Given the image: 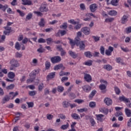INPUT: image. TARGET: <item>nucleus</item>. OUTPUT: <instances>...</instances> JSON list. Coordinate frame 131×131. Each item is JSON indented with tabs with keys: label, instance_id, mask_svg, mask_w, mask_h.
Returning <instances> with one entry per match:
<instances>
[{
	"label": "nucleus",
	"instance_id": "35",
	"mask_svg": "<svg viewBox=\"0 0 131 131\" xmlns=\"http://www.w3.org/2000/svg\"><path fill=\"white\" fill-rule=\"evenodd\" d=\"M84 65L86 66H92L93 65V61L91 60H88L84 62Z\"/></svg>",
	"mask_w": 131,
	"mask_h": 131
},
{
	"label": "nucleus",
	"instance_id": "32",
	"mask_svg": "<svg viewBox=\"0 0 131 131\" xmlns=\"http://www.w3.org/2000/svg\"><path fill=\"white\" fill-rule=\"evenodd\" d=\"M119 100L121 101L125 102L126 103V102H128L129 99L128 98H125L124 96H122L119 97Z\"/></svg>",
	"mask_w": 131,
	"mask_h": 131
},
{
	"label": "nucleus",
	"instance_id": "41",
	"mask_svg": "<svg viewBox=\"0 0 131 131\" xmlns=\"http://www.w3.org/2000/svg\"><path fill=\"white\" fill-rule=\"evenodd\" d=\"M46 69L48 70V69H50V67H51V63L49 61H46L45 62Z\"/></svg>",
	"mask_w": 131,
	"mask_h": 131
},
{
	"label": "nucleus",
	"instance_id": "57",
	"mask_svg": "<svg viewBox=\"0 0 131 131\" xmlns=\"http://www.w3.org/2000/svg\"><path fill=\"white\" fill-rule=\"evenodd\" d=\"M34 14H36L37 16H40V17L42 16L43 15L41 12L39 11H34Z\"/></svg>",
	"mask_w": 131,
	"mask_h": 131
},
{
	"label": "nucleus",
	"instance_id": "53",
	"mask_svg": "<svg viewBox=\"0 0 131 131\" xmlns=\"http://www.w3.org/2000/svg\"><path fill=\"white\" fill-rule=\"evenodd\" d=\"M96 93L97 91H96V90L92 91L90 95V98H93V97H94V96H95V95H96Z\"/></svg>",
	"mask_w": 131,
	"mask_h": 131
},
{
	"label": "nucleus",
	"instance_id": "21",
	"mask_svg": "<svg viewBox=\"0 0 131 131\" xmlns=\"http://www.w3.org/2000/svg\"><path fill=\"white\" fill-rule=\"evenodd\" d=\"M9 95H10V98H11V97H12L11 99H12V100H13V99H14V98H15V97H16V96H18V95H19V93H18V92H16L15 93L12 92L9 93Z\"/></svg>",
	"mask_w": 131,
	"mask_h": 131
},
{
	"label": "nucleus",
	"instance_id": "28",
	"mask_svg": "<svg viewBox=\"0 0 131 131\" xmlns=\"http://www.w3.org/2000/svg\"><path fill=\"white\" fill-rule=\"evenodd\" d=\"M100 112H102V113H104L106 115H107V114H108V112H109V110L106 108H100Z\"/></svg>",
	"mask_w": 131,
	"mask_h": 131
},
{
	"label": "nucleus",
	"instance_id": "9",
	"mask_svg": "<svg viewBox=\"0 0 131 131\" xmlns=\"http://www.w3.org/2000/svg\"><path fill=\"white\" fill-rule=\"evenodd\" d=\"M113 51V47L110 46L108 49L105 50V55H106V56H111V53H112Z\"/></svg>",
	"mask_w": 131,
	"mask_h": 131
},
{
	"label": "nucleus",
	"instance_id": "6",
	"mask_svg": "<svg viewBox=\"0 0 131 131\" xmlns=\"http://www.w3.org/2000/svg\"><path fill=\"white\" fill-rule=\"evenodd\" d=\"M82 90L84 93H90L92 91V87L89 85H84L82 87Z\"/></svg>",
	"mask_w": 131,
	"mask_h": 131
},
{
	"label": "nucleus",
	"instance_id": "30",
	"mask_svg": "<svg viewBox=\"0 0 131 131\" xmlns=\"http://www.w3.org/2000/svg\"><path fill=\"white\" fill-rule=\"evenodd\" d=\"M10 98L11 97L8 95L5 96L4 98L3 99V103L5 104L6 102H9V101H10Z\"/></svg>",
	"mask_w": 131,
	"mask_h": 131
},
{
	"label": "nucleus",
	"instance_id": "47",
	"mask_svg": "<svg viewBox=\"0 0 131 131\" xmlns=\"http://www.w3.org/2000/svg\"><path fill=\"white\" fill-rule=\"evenodd\" d=\"M38 42H39V43H45V42H46V39L40 38L38 39Z\"/></svg>",
	"mask_w": 131,
	"mask_h": 131
},
{
	"label": "nucleus",
	"instance_id": "52",
	"mask_svg": "<svg viewBox=\"0 0 131 131\" xmlns=\"http://www.w3.org/2000/svg\"><path fill=\"white\" fill-rule=\"evenodd\" d=\"M76 103H78V104H81V103H83L84 101L82 99H76L74 101Z\"/></svg>",
	"mask_w": 131,
	"mask_h": 131
},
{
	"label": "nucleus",
	"instance_id": "60",
	"mask_svg": "<svg viewBox=\"0 0 131 131\" xmlns=\"http://www.w3.org/2000/svg\"><path fill=\"white\" fill-rule=\"evenodd\" d=\"M92 38L94 39L95 41H99L100 40V37L93 36Z\"/></svg>",
	"mask_w": 131,
	"mask_h": 131
},
{
	"label": "nucleus",
	"instance_id": "62",
	"mask_svg": "<svg viewBox=\"0 0 131 131\" xmlns=\"http://www.w3.org/2000/svg\"><path fill=\"white\" fill-rule=\"evenodd\" d=\"M66 54H67L66 51H65L64 50L60 51V56H61V57H64V56L66 55Z\"/></svg>",
	"mask_w": 131,
	"mask_h": 131
},
{
	"label": "nucleus",
	"instance_id": "42",
	"mask_svg": "<svg viewBox=\"0 0 131 131\" xmlns=\"http://www.w3.org/2000/svg\"><path fill=\"white\" fill-rule=\"evenodd\" d=\"M100 51L101 55H105V48H104V47L103 46L100 47Z\"/></svg>",
	"mask_w": 131,
	"mask_h": 131
},
{
	"label": "nucleus",
	"instance_id": "48",
	"mask_svg": "<svg viewBox=\"0 0 131 131\" xmlns=\"http://www.w3.org/2000/svg\"><path fill=\"white\" fill-rule=\"evenodd\" d=\"M47 45H51V42H54V41H53V39L51 38H48L46 39Z\"/></svg>",
	"mask_w": 131,
	"mask_h": 131
},
{
	"label": "nucleus",
	"instance_id": "55",
	"mask_svg": "<svg viewBox=\"0 0 131 131\" xmlns=\"http://www.w3.org/2000/svg\"><path fill=\"white\" fill-rule=\"evenodd\" d=\"M115 92L117 95H119V94H120V90L117 87H115Z\"/></svg>",
	"mask_w": 131,
	"mask_h": 131
},
{
	"label": "nucleus",
	"instance_id": "50",
	"mask_svg": "<svg viewBox=\"0 0 131 131\" xmlns=\"http://www.w3.org/2000/svg\"><path fill=\"white\" fill-rule=\"evenodd\" d=\"M113 21H114V18H113V17L106 18L105 20V22H106V23L113 22Z\"/></svg>",
	"mask_w": 131,
	"mask_h": 131
},
{
	"label": "nucleus",
	"instance_id": "14",
	"mask_svg": "<svg viewBox=\"0 0 131 131\" xmlns=\"http://www.w3.org/2000/svg\"><path fill=\"white\" fill-rule=\"evenodd\" d=\"M100 91H102V93H106V89H107V85L101 84L99 86Z\"/></svg>",
	"mask_w": 131,
	"mask_h": 131
},
{
	"label": "nucleus",
	"instance_id": "46",
	"mask_svg": "<svg viewBox=\"0 0 131 131\" xmlns=\"http://www.w3.org/2000/svg\"><path fill=\"white\" fill-rule=\"evenodd\" d=\"M88 111V109L84 108H80L77 110L78 112H80V113H82V112H86Z\"/></svg>",
	"mask_w": 131,
	"mask_h": 131
},
{
	"label": "nucleus",
	"instance_id": "19",
	"mask_svg": "<svg viewBox=\"0 0 131 131\" xmlns=\"http://www.w3.org/2000/svg\"><path fill=\"white\" fill-rule=\"evenodd\" d=\"M69 54L71 56V57L73 58V59H75V58H77V57L78 56L76 53H75V52H74L72 51H69Z\"/></svg>",
	"mask_w": 131,
	"mask_h": 131
},
{
	"label": "nucleus",
	"instance_id": "45",
	"mask_svg": "<svg viewBox=\"0 0 131 131\" xmlns=\"http://www.w3.org/2000/svg\"><path fill=\"white\" fill-rule=\"evenodd\" d=\"M70 75V73L69 72H64L63 71H61L59 73L60 76H63V75Z\"/></svg>",
	"mask_w": 131,
	"mask_h": 131
},
{
	"label": "nucleus",
	"instance_id": "22",
	"mask_svg": "<svg viewBox=\"0 0 131 131\" xmlns=\"http://www.w3.org/2000/svg\"><path fill=\"white\" fill-rule=\"evenodd\" d=\"M119 3V0H112L111 2V5H112V6H115V7L118 6Z\"/></svg>",
	"mask_w": 131,
	"mask_h": 131
},
{
	"label": "nucleus",
	"instance_id": "3",
	"mask_svg": "<svg viewBox=\"0 0 131 131\" xmlns=\"http://www.w3.org/2000/svg\"><path fill=\"white\" fill-rule=\"evenodd\" d=\"M50 60L53 64H56L57 63H60V62H61V57L59 56H56L51 57Z\"/></svg>",
	"mask_w": 131,
	"mask_h": 131
},
{
	"label": "nucleus",
	"instance_id": "56",
	"mask_svg": "<svg viewBox=\"0 0 131 131\" xmlns=\"http://www.w3.org/2000/svg\"><path fill=\"white\" fill-rule=\"evenodd\" d=\"M90 123H91L92 126H95V125L96 124V122L95 121V120H94V119H91Z\"/></svg>",
	"mask_w": 131,
	"mask_h": 131
},
{
	"label": "nucleus",
	"instance_id": "29",
	"mask_svg": "<svg viewBox=\"0 0 131 131\" xmlns=\"http://www.w3.org/2000/svg\"><path fill=\"white\" fill-rule=\"evenodd\" d=\"M103 69L110 71V70H112V66H110V64H106L103 66Z\"/></svg>",
	"mask_w": 131,
	"mask_h": 131
},
{
	"label": "nucleus",
	"instance_id": "59",
	"mask_svg": "<svg viewBox=\"0 0 131 131\" xmlns=\"http://www.w3.org/2000/svg\"><path fill=\"white\" fill-rule=\"evenodd\" d=\"M81 28V24H78L74 27V29L76 30H78V29H80Z\"/></svg>",
	"mask_w": 131,
	"mask_h": 131
},
{
	"label": "nucleus",
	"instance_id": "12",
	"mask_svg": "<svg viewBox=\"0 0 131 131\" xmlns=\"http://www.w3.org/2000/svg\"><path fill=\"white\" fill-rule=\"evenodd\" d=\"M59 69H61V70H64L65 67L63 66V64H59L58 65H56L54 68V70H59Z\"/></svg>",
	"mask_w": 131,
	"mask_h": 131
},
{
	"label": "nucleus",
	"instance_id": "25",
	"mask_svg": "<svg viewBox=\"0 0 131 131\" xmlns=\"http://www.w3.org/2000/svg\"><path fill=\"white\" fill-rule=\"evenodd\" d=\"M125 112L127 117H131V110L128 108L125 109Z\"/></svg>",
	"mask_w": 131,
	"mask_h": 131
},
{
	"label": "nucleus",
	"instance_id": "49",
	"mask_svg": "<svg viewBox=\"0 0 131 131\" xmlns=\"http://www.w3.org/2000/svg\"><path fill=\"white\" fill-rule=\"evenodd\" d=\"M29 95L31 97L35 96L36 95V91H29Z\"/></svg>",
	"mask_w": 131,
	"mask_h": 131
},
{
	"label": "nucleus",
	"instance_id": "38",
	"mask_svg": "<svg viewBox=\"0 0 131 131\" xmlns=\"http://www.w3.org/2000/svg\"><path fill=\"white\" fill-rule=\"evenodd\" d=\"M15 48L18 51L21 50V46L19 43V42H16L15 45Z\"/></svg>",
	"mask_w": 131,
	"mask_h": 131
},
{
	"label": "nucleus",
	"instance_id": "61",
	"mask_svg": "<svg viewBox=\"0 0 131 131\" xmlns=\"http://www.w3.org/2000/svg\"><path fill=\"white\" fill-rule=\"evenodd\" d=\"M59 32L61 35V36H63V35H65L66 34L67 32L65 30H59Z\"/></svg>",
	"mask_w": 131,
	"mask_h": 131
},
{
	"label": "nucleus",
	"instance_id": "16",
	"mask_svg": "<svg viewBox=\"0 0 131 131\" xmlns=\"http://www.w3.org/2000/svg\"><path fill=\"white\" fill-rule=\"evenodd\" d=\"M104 102L107 106H110V105H112V100H111L109 98H105L104 100Z\"/></svg>",
	"mask_w": 131,
	"mask_h": 131
},
{
	"label": "nucleus",
	"instance_id": "17",
	"mask_svg": "<svg viewBox=\"0 0 131 131\" xmlns=\"http://www.w3.org/2000/svg\"><path fill=\"white\" fill-rule=\"evenodd\" d=\"M55 76H56L55 72H52L49 73V74L48 75L47 77V80H50V79H52V78H54Z\"/></svg>",
	"mask_w": 131,
	"mask_h": 131
},
{
	"label": "nucleus",
	"instance_id": "7",
	"mask_svg": "<svg viewBox=\"0 0 131 131\" xmlns=\"http://www.w3.org/2000/svg\"><path fill=\"white\" fill-rule=\"evenodd\" d=\"M79 37H76L75 38V40L74 41L72 39L70 38V37L68 38V39L70 40V43L71 45L72 49H73L74 48V46L75 45H76V40L77 38H79Z\"/></svg>",
	"mask_w": 131,
	"mask_h": 131
},
{
	"label": "nucleus",
	"instance_id": "4",
	"mask_svg": "<svg viewBox=\"0 0 131 131\" xmlns=\"http://www.w3.org/2000/svg\"><path fill=\"white\" fill-rule=\"evenodd\" d=\"M84 79L86 82H92V76L89 74L84 73Z\"/></svg>",
	"mask_w": 131,
	"mask_h": 131
},
{
	"label": "nucleus",
	"instance_id": "51",
	"mask_svg": "<svg viewBox=\"0 0 131 131\" xmlns=\"http://www.w3.org/2000/svg\"><path fill=\"white\" fill-rule=\"evenodd\" d=\"M17 12L19 13V15L21 16V17H24V16H25V13H24V12L21 11L20 10L17 9Z\"/></svg>",
	"mask_w": 131,
	"mask_h": 131
},
{
	"label": "nucleus",
	"instance_id": "34",
	"mask_svg": "<svg viewBox=\"0 0 131 131\" xmlns=\"http://www.w3.org/2000/svg\"><path fill=\"white\" fill-rule=\"evenodd\" d=\"M57 90V92H58L59 93H62L63 92V91H64V87L61 85L58 86Z\"/></svg>",
	"mask_w": 131,
	"mask_h": 131
},
{
	"label": "nucleus",
	"instance_id": "11",
	"mask_svg": "<svg viewBox=\"0 0 131 131\" xmlns=\"http://www.w3.org/2000/svg\"><path fill=\"white\" fill-rule=\"evenodd\" d=\"M23 2L22 4L24 6H32V1L31 0H21Z\"/></svg>",
	"mask_w": 131,
	"mask_h": 131
},
{
	"label": "nucleus",
	"instance_id": "63",
	"mask_svg": "<svg viewBox=\"0 0 131 131\" xmlns=\"http://www.w3.org/2000/svg\"><path fill=\"white\" fill-rule=\"evenodd\" d=\"M80 9L83 11L85 10V6L83 4H81L80 5Z\"/></svg>",
	"mask_w": 131,
	"mask_h": 131
},
{
	"label": "nucleus",
	"instance_id": "23",
	"mask_svg": "<svg viewBox=\"0 0 131 131\" xmlns=\"http://www.w3.org/2000/svg\"><path fill=\"white\" fill-rule=\"evenodd\" d=\"M62 107H63V108H68V107L70 106V103L66 101H63L62 102Z\"/></svg>",
	"mask_w": 131,
	"mask_h": 131
},
{
	"label": "nucleus",
	"instance_id": "20",
	"mask_svg": "<svg viewBox=\"0 0 131 131\" xmlns=\"http://www.w3.org/2000/svg\"><path fill=\"white\" fill-rule=\"evenodd\" d=\"M45 24L46 21H45V19L41 18L40 21L38 23L39 26H40V27H45Z\"/></svg>",
	"mask_w": 131,
	"mask_h": 131
},
{
	"label": "nucleus",
	"instance_id": "36",
	"mask_svg": "<svg viewBox=\"0 0 131 131\" xmlns=\"http://www.w3.org/2000/svg\"><path fill=\"white\" fill-rule=\"evenodd\" d=\"M32 18V13H29L27 15L25 19V21H28V20H30V19H31Z\"/></svg>",
	"mask_w": 131,
	"mask_h": 131
},
{
	"label": "nucleus",
	"instance_id": "39",
	"mask_svg": "<svg viewBox=\"0 0 131 131\" xmlns=\"http://www.w3.org/2000/svg\"><path fill=\"white\" fill-rule=\"evenodd\" d=\"M45 88V86L43 85V83H41L39 84L38 86V90L39 92H41L42 90H43V88Z\"/></svg>",
	"mask_w": 131,
	"mask_h": 131
},
{
	"label": "nucleus",
	"instance_id": "2",
	"mask_svg": "<svg viewBox=\"0 0 131 131\" xmlns=\"http://www.w3.org/2000/svg\"><path fill=\"white\" fill-rule=\"evenodd\" d=\"M10 70H15L17 67H19V62L18 60L13 59L10 61Z\"/></svg>",
	"mask_w": 131,
	"mask_h": 131
},
{
	"label": "nucleus",
	"instance_id": "26",
	"mask_svg": "<svg viewBox=\"0 0 131 131\" xmlns=\"http://www.w3.org/2000/svg\"><path fill=\"white\" fill-rule=\"evenodd\" d=\"M8 77L11 79H13L15 77V73L12 72H10L8 73Z\"/></svg>",
	"mask_w": 131,
	"mask_h": 131
},
{
	"label": "nucleus",
	"instance_id": "40",
	"mask_svg": "<svg viewBox=\"0 0 131 131\" xmlns=\"http://www.w3.org/2000/svg\"><path fill=\"white\" fill-rule=\"evenodd\" d=\"M89 107L91 108H95L96 107V102H90L89 103Z\"/></svg>",
	"mask_w": 131,
	"mask_h": 131
},
{
	"label": "nucleus",
	"instance_id": "64",
	"mask_svg": "<svg viewBox=\"0 0 131 131\" xmlns=\"http://www.w3.org/2000/svg\"><path fill=\"white\" fill-rule=\"evenodd\" d=\"M126 33H130L131 32V27H129L126 28Z\"/></svg>",
	"mask_w": 131,
	"mask_h": 131
},
{
	"label": "nucleus",
	"instance_id": "37",
	"mask_svg": "<svg viewBox=\"0 0 131 131\" xmlns=\"http://www.w3.org/2000/svg\"><path fill=\"white\" fill-rule=\"evenodd\" d=\"M68 127H69V124L68 123H67L66 125H62L60 127L61 129L65 130L67 129Z\"/></svg>",
	"mask_w": 131,
	"mask_h": 131
},
{
	"label": "nucleus",
	"instance_id": "24",
	"mask_svg": "<svg viewBox=\"0 0 131 131\" xmlns=\"http://www.w3.org/2000/svg\"><path fill=\"white\" fill-rule=\"evenodd\" d=\"M71 117L73 119L77 120V119H80V117H79V115L76 113H73L71 115Z\"/></svg>",
	"mask_w": 131,
	"mask_h": 131
},
{
	"label": "nucleus",
	"instance_id": "18",
	"mask_svg": "<svg viewBox=\"0 0 131 131\" xmlns=\"http://www.w3.org/2000/svg\"><path fill=\"white\" fill-rule=\"evenodd\" d=\"M39 73V70H35L32 72V73L30 74V76H34V78H35V76H36V74H38Z\"/></svg>",
	"mask_w": 131,
	"mask_h": 131
},
{
	"label": "nucleus",
	"instance_id": "15",
	"mask_svg": "<svg viewBox=\"0 0 131 131\" xmlns=\"http://www.w3.org/2000/svg\"><path fill=\"white\" fill-rule=\"evenodd\" d=\"M97 120L98 121H100V122H103L104 121V119H103V117H104V115L102 114H99V115H96Z\"/></svg>",
	"mask_w": 131,
	"mask_h": 131
},
{
	"label": "nucleus",
	"instance_id": "1",
	"mask_svg": "<svg viewBox=\"0 0 131 131\" xmlns=\"http://www.w3.org/2000/svg\"><path fill=\"white\" fill-rule=\"evenodd\" d=\"M77 47H79L80 51H84L85 49V41L80 40V38H77L76 41Z\"/></svg>",
	"mask_w": 131,
	"mask_h": 131
},
{
	"label": "nucleus",
	"instance_id": "13",
	"mask_svg": "<svg viewBox=\"0 0 131 131\" xmlns=\"http://www.w3.org/2000/svg\"><path fill=\"white\" fill-rule=\"evenodd\" d=\"M39 10L41 13H45V12H48V7H46V5L42 4L40 7Z\"/></svg>",
	"mask_w": 131,
	"mask_h": 131
},
{
	"label": "nucleus",
	"instance_id": "43",
	"mask_svg": "<svg viewBox=\"0 0 131 131\" xmlns=\"http://www.w3.org/2000/svg\"><path fill=\"white\" fill-rule=\"evenodd\" d=\"M15 88V84H11L6 87V90H13Z\"/></svg>",
	"mask_w": 131,
	"mask_h": 131
},
{
	"label": "nucleus",
	"instance_id": "33",
	"mask_svg": "<svg viewBox=\"0 0 131 131\" xmlns=\"http://www.w3.org/2000/svg\"><path fill=\"white\" fill-rule=\"evenodd\" d=\"M84 55L87 58H92L93 57V55H92L90 51L84 52Z\"/></svg>",
	"mask_w": 131,
	"mask_h": 131
},
{
	"label": "nucleus",
	"instance_id": "27",
	"mask_svg": "<svg viewBox=\"0 0 131 131\" xmlns=\"http://www.w3.org/2000/svg\"><path fill=\"white\" fill-rule=\"evenodd\" d=\"M108 14L110 16H116L117 15V12L115 10H111L108 12Z\"/></svg>",
	"mask_w": 131,
	"mask_h": 131
},
{
	"label": "nucleus",
	"instance_id": "8",
	"mask_svg": "<svg viewBox=\"0 0 131 131\" xmlns=\"http://www.w3.org/2000/svg\"><path fill=\"white\" fill-rule=\"evenodd\" d=\"M90 11L94 13V12H95L97 10V9H98V6L96 4H93L90 5Z\"/></svg>",
	"mask_w": 131,
	"mask_h": 131
},
{
	"label": "nucleus",
	"instance_id": "31",
	"mask_svg": "<svg viewBox=\"0 0 131 131\" xmlns=\"http://www.w3.org/2000/svg\"><path fill=\"white\" fill-rule=\"evenodd\" d=\"M8 5H3L2 4H0V9H2V11L5 12L7 9H8Z\"/></svg>",
	"mask_w": 131,
	"mask_h": 131
},
{
	"label": "nucleus",
	"instance_id": "10",
	"mask_svg": "<svg viewBox=\"0 0 131 131\" xmlns=\"http://www.w3.org/2000/svg\"><path fill=\"white\" fill-rule=\"evenodd\" d=\"M128 15H124L121 18V23L122 24H125L127 21H128Z\"/></svg>",
	"mask_w": 131,
	"mask_h": 131
},
{
	"label": "nucleus",
	"instance_id": "44",
	"mask_svg": "<svg viewBox=\"0 0 131 131\" xmlns=\"http://www.w3.org/2000/svg\"><path fill=\"white\" fill-rule=\"evenodd\" d=\"M5 30H7V31H11V32H15L14 31L12 30V28L9 27L8 26H7L6 27H4Z\"/></svg>",
	"mask_w": 131,
	"mask_h": 131
},
{
	"label": "nucleus",
	"instance_id": "5",
	"mask_svg": "<svg viewBox=\"0 0 131 131\" xmlns=\"http://www.w3.org/2000/svg\"><path fill=\"white\" fill-rule=\"evenodd\" d=\"M81 31L85 34V35H89L91 33V29L87 27H85L81 29Z\"/></svg>",
	"mask_w": 131,
	"mask_h": 131
},
{
	"label": "nucleus",
	"instance_id": "58",
	"mask_svg": "<svg viewBox=\"0 0 131 131\" xmlns=\"http://www.w3.org/2000/svg\"><path fill=\"white\" fill-rule=\"evenodd\" d=\"M37 51L38 53H43V52H45V49L42 48V47H40L37 50Z\"/></svg>",
	"mask_w": 131,
	"mask_h": 131
},
{
	"label": "nucleus",
	"instance_id": "54",
	"mask_svg": "<svg viewBox=\"0 0 131 131\" xmlns=\"http://www.w3.org/2000/svg\"><path fill=\"white\" fill-rule=\"evenodd\" d=\"M60 28H63V29H66L67 28V23H64L62 25L60 26Z\"/></svg>",
	"mask_w": 131,
	"mask_h": 131
}]
</instances>
